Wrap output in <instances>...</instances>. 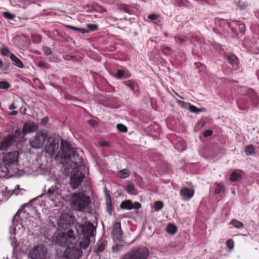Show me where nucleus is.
I'll return each instance as SVG.
<instances>
[{"instance_id": "40", "label": "nucleus", "mask_w": 259, "mask_h": 259, "mask_svg": "<svg viewBox=\"0 0 259 259\" xmlns=\"http://www.w3.org/2000/svg\"><path fill=\"white\" fill-rule=\"evenodd\" d=\"M123 245L121 244H117L116 245L113 246L112 247V251L114 252H117L118 251L121 250L122 249Z\"/></svg>"}, {"instance_id": "3", "label": "nucleus", "mask_w": 259, "mask_h": 259, "mask_svg": "<svg viewBox=\"0 0 259 259\" xmlns=\"http://www.w3.org/2000/svg\"><path fill=\"white\" fill-rule=\"evenodd\" d=\"M77 235L75 234V231L72 229H70L67 232H60L56 236V243L61 245L65 246L68 244H74L76 242Z\"/></svg>"}, {"instance_id": "29", "label": "nucleus", "mask_w": 259, "mask_h": 259, "mask_svg": "<svg viewBox=\"0 0 259 259\" xmlns=\"http://www.w3.org/2000/svg\"><path fill=\"white\" fill-rule=\"evenodd\" d=\"M177 231L176 226L172 224H169L167 227V231L169 234H175Z\"/></svg>"}, {"instance_id": "39", "label": "nucleus", "mask_w": 259, "mask_h": 259, "mask_svg": "<svg viewBox=\"0 0 259 259\" xmlns=\"http://www.w3.org/2000/svg\"><path fill=\"white\" fill-rule=\"evenodd\" d=\"M163 53L165 55H170L172 52V50L168 47L163 46L161 48Z\"/></svg>"}, {"instance_id": "38", "label": "nucleus", "mask_w": 259, "mask_h": 259, "mask_svg": "<svg viewBox=\"0 0 259 259\" xmlns=\"http://www.w3.org/2000/svg\"><path fill=\"white\" fill-rule=\"evenodd\" d=\"M135 189V187L134 184L131 183L127 185L126 187V191L129 193H131L133 192Z\"/></svg>"}, {"instance_id": "61", "label": "nucleus", "mask_w": 259, "mask_h": 259, "mask_svg": "<svg viewBox=\"0 0 259 259\" xmlns=\"http://www.w3.org/2000/svg\"><path fill=\"white\" fill-rule=\"evenodd\" d=\"M178 102L181 107H184L186 104V103L183 101H178Z\"/></svg>"}, {"instance_id": "60", "label": "nucleus", "mask_w": 259, "mask_h": 259, "mask_svg": "<svg viewBox=\"0 0 259 259\" xmlns=\"http://www.w3.org/2000/svg\"><path fill=\"white\" fill-rule=\"evenodd\" d=\"M131 76V74L128 72H125V75H124V78H127L130 77Z\"/></svg>"}, {"instance_id": "22", "label": "nucleus", "mask_w": 259, "mask_h": 259, "mask_svg": "<svg viewBox=\"0 0 259 259\" xmlns=\"http://www.w3.org/2000/svg\"><path fill=\"white\" fill-rule=\"evenodd\" d=\"M21 209H19L15 215L14 216L12 219V224L13 225L10 227L9 231L10 233L12 235H14L15 233L16 227H15V222H18V220H17V217L19 216L20 213Z\"/></svg>"}, {"instance_id": "21", "label": "nucleus", "mask_w": 259, "mask_h": 259, "mask_svg": "<svg viewBox=\"0 0 259 259\" xmlns=\"http://www.w3.org/2000/svg\"><path fill=\"white\" fill-rule=\"evenodd\" d=\"M21 191H25V190L23 189H20L19 185H17L16 189H14L12 191L10 190H8L7 188L6 191L5 192V194L3 195V196L5 197V199H7L13 194H14L16 195H18L19 193H20Z\"/></svg>"}, {"instance_id": "13", "label": "nucleus", "mask_w": 259, "mask_h": 259, "mask_svg": "<svg viewBox=\"0 0 259 259\" xmlns=\"http://www.w3.org/2000/svg\"><path fill=\"white\" fill-rule=\"evenodd\" d=\"M38 128V125L31 121L25 122L23 125L22 133L23 136L29 133L36 131Z\"/></svg>"}, {"instance_id": "2", "label": "nucleus", "mask_w": 259, "mask_h": 259, "mask_svg": "<svg viewBox=\"0 0 259 259\" xmlns=\"http://www.w3.org/2000/svg\"><path fill=\"white\" fill-rule=\"evenodd\" d=\"M71 208L75 211L88 212L91 208V199L89 195L83 192L74 193L69 199Z\"/></svg>"}, {"instance_id": "19", "label": "nucleus", "mask_w": 259, "mask_h": 259, "mask_svg": "<svg viewBox=\"0 0 259 259\" xmlns=\"http://www.w3.org/2000/svg\"><path fill=\"white\" fill-rule=\"evenodd\" d=\"M227 57L233 69L237 70L239 67V60L237 57L233 54H230L227 55Z\"/></svg>"}, {"instance_id": "1", "label": "nucleus", "mask_w": 259, "mask_h": 259, "mask_svg": "<svg viewBox=\"0 0 259 259\" xmlns=\"http://www.w3.org/2000/svg\"><path fill=\"white\" fill-rule=\"evenodd\" d=\"M75 229L76 235L81 236L79 237L81 239L79 242L81 248L85 249L91 241H95L96 228L92 223L87 222L84 224L76 223Z\"/></svg>"}, {"instance_id": "28", "label": "nucleus", "mask_w": 259, "mask_h": 259, "mask_svg": "<svg viewBox=\"0 0 259 259\" xmlns=\"http://www.w3.org/2000/svg\"><path fill=\"white\" fill-rule=\"evenodd\" d=\"M241 178V175L238 173H237L236 172H233L231 173L230 177V180L231 182H235L238 181Z\"/></svg>"}, {"instance_id": "26", "label": "nucleus", "mask_w": 259, "mask_h": 259, "mask_svg": "<svg viewBox=\"0 0 259 259\" xmlns=\"http://www.w3.org/2000/svg\"><path fill=\"white\" fill-rule=\"evenodd\" d=\"M189 110L193 113H199L201 112H203L205 110V108H197L196 106L193 105H191L190 104H189Z\"/></svg>"}, {"instance_id": "57", "label": "nucleus", "mask_w": 259, "mask_h": 259, "mask_svg": "<svg viewBox=\"0 0 259 259\" xmlns=\"http://www.w3.org/2000/svg\"><path fill=\"white\" fill-rule=\"evenodd\" d=\"M30 206H31V204L29 203L24 204L23 205H22L21 207L20 208L21 209L20 211V212H22L23 211L24 208H25L26 207H30Z\"/></svg>"}, {"instance_id": "44", "label": "nucleus", "mask_w": 259, "mask_h": 259, "mask_svg": "<svg viewBox=\"0 0 259 259\" xmlns=\"http://www.w3.org/2000/svg\"><path fill=\"white\" fill-rule=\"evenodd\" d=\"M87 27L89 30L94 31L98 29V26L97 24H87Z\"/></svg>"}, {"instance_id": "50", "label": "nucleus", "mask_w": 259, "mask_h": 259, "mask_svg": "<svg viewBox=\"0 0 259 259\" xmlns=\"http://www.w3.org/2000/svg\"><path fill=\"white\" fill-rule=\"evenodd\" d=\"M159 17V16L157 14H150L148 16V18L151 20H155Z\"/></svg>"}, {"instance_id": "10", "label": "nucleus", "mask_w": 259, "mask_h": 259, "mask_svg": "<svg viewBox=\"0 0 259 259\" xmlns=\"http://www.w3.org/2000/svg\"><path fill=\"white\" fill-rule=\"evenodd\" d=\"M59 147V141L53 137H49L47 141L45 150L50 155H53Z\"/></svg>"}, {"instance_id": "9", "label": "nucleus", "mask_w": 259, "mask_h": 259, "mask_svg": "<svg viewBox=\"0 0 259 259\" xmlns=\"http://www.w3.org/2000/svg\"><path fill=\"white\" fill-rule=\"evenodd\" d=\"M18 157L19 153L17 151L9 152L4 156V162L8 167L12 165H16L18 164Z\"/></svg>"}, {"instance_id": "27", "label": "nucleus", "mask_w": 259, "mask_h": 259, "mask_svg": "<svg viewBox=\"0 0 259 259\" xmlns=\"http://www.w3.org/2000/svg\"><path fill=\"white\" fill-rule=\"evenodd\" d=\"M57 225L59 228L64 230L69 229L71 226V225H68L67 223H65L59 219L58 221Z\"/></svg>"}, {"instance_id": "17", "label": "nucleus", "mask_w": 259, "mask_h": 259, "mask_svg": "<svg viewBox=\"0 0 259 259\" xmlns=\"http://www.w3.org/2000/svg\"><path fill=\"white\" fill-rule=\"evenodd\" d=\"M180 194L183 199L189 200L193 196L194 191L187 187H183L180 190Z\"/></svg>"}, {"instance_id": "16", "label": "nucleus", "mask_w": 259, "mask_h": 259, "mask_svg": "<svg viewBox=\"0 0 259 259\" xmlns=\"http://www.w3.org/2000/svg\"><path fill=\"white\" fill-rule=\"evenodd\" d=\"M13 143V137L9 135L5 137L0 142V150H6L11 147Z\"/></svg>"}, {"instance_id": "41", "label": "nucleus", "mask_w": 259, "mask_h": 259, "mask_svg": "<svg viewBox=\"0 0 259 259\" xmlns=\"http://www.w3.org/2000/svg\"><path fill=\"white\" fill-rule=\"evenodd\" d=\"M72 29L74 31H77L80 32V33L84 34L88 32V30L85 29L76 27L75 26H72Z\"/></svg>"}, {"instance_id": "20", "label": "nucleus", "mask_w": 259, "mask_h": 259, "mask_svg": "<svg viewBox=\"0 0 259 259\" xmlns=\"http://www.w3.org/2000/svg\"><path fill=\"white\" fill-rule=\"evenodd\" d=\"M106 243V241L105 239H100L97 244L95 246L94 248V251L98 254L103 252L105 249Z\"/></svg>"}, {"instance_id": "8", "label": "nucleus", "mask_w": 259, "mask_h": 259, "mask_svg": "<svg viewBox=\"0 0 259 259\" xmlns=\"http://www.w3.org/2000/svg\"><path fill=\"white\" fill-rule=\"evenodd\" d=\"M82 251L75 246H68L63 253V256L66 259H78L81 256Z\"/></svg>"}, {"instance_id": "7", "label": "nucleus", "mask_w": 259, "mask_h": 259, "mask_svg": "<svg viewBox=\"0 0 259 259\" xmlns=\"http://www.w3.org/2000/svg\"><path fill=\"white\" fill-rule=\"evenodd\" d=\"M61 148L63 157L65 159H70L71 161H76L79 159V154L77 153L74 148L71 147L67 141H62Z\"/></svg>"}, {"instance_id": "33", "label": "nucleus", "mask_w": 259, "mask_h": 259, "mask_svg": "<svg viewBox=\"0 0 259 259\" xmlns=\"http://www.w3.org/2000/svg\"><path fill=\"white\" fill-rule=\"evenodd\" d=\"M164 204L162 201H157L155 202L154 209L155 211H159L163 207Z\"/></svg>"}, {"instance_id": "32", "label": "nucleus", "mask_w": 259, "mask_h": 259, "mask_svg": "<svg viewBox=\"0 0 259 259\" xmlns=\"http://www.w3.org/2000/svg\"><path fill=\"white\" fill-rule=\"evenodd\" d=\"M230 224H232L235 228L239 229L243 227V224L237 220L233 219L230 222Z\"/></svg>"}, {"instance_id": "56", "label": "nucleus", "mask_w": 259, "mask_h": 259, "mask_svg": "<svg viewBox=\"0 0 259 259\" xmlns=\"http://www.w3.org/2000/svg\"><path fill=\"white\" fill-rule=\"evenodd\" d=\"M239 29H240V31L243 33L245 30V26L244 24H239Z\"/></svg>"}, {"instance_id": "42", "label": "nucleus", "mask_w": 259, "mask_h": 259, "mask_svg": "<svg viewBox=\"0 0 259 259\" xmlns=\"http://www.w3.org/2000/svg\"><path fill=\"white\" fill-rule=\"evenodd\" d=\"M3 16L4 17H5L9 20L13 19L15 17V15H13L12 14H11L9 12H7L3 13Z\"/></svg>"}, {"instance_id": "23", "label": "nucleus", "mask_w": 259, "mask_h": 259, "mask_svg": "<svg viewBox=\"0 0 259 259\" xmlns=\"http://www.w3.org/2000/svg\"><path fill=\"white\" fill-rule=\"evenodd\" d=\"M11 59L14 62V64L20 68L23 67V64L22 61L15 55L11 54L10 55Z\"/></svg>"}, {"instance_id": "45", "label": "nucleus", "mask_w": 259, "mask_h": 259, "mask_svg": "<svg viewBox=\"0 0 259 259\" xmlns=\"http://www.w3.org/2000/svg\"><path fill=\"white\" fill-rule=\"evenodd\" d=\"M174 3L175 5L178 6H183L185 4V0H173Z\"/></svg>"}, {"instance_id": "52", "label": "nucleus", "mask_w": 259, "mask_h": 259, "mask_svg": "<svg viewBox=\"0 0 259 259\" xmlns=\"http://www.w3.org/2000/svg\"><path fill=\"white\" fill-rule=\"evenodd\" d=\"M7 189V187H5L3 185L2 186H0V193L2 194L3 195L5 194V192L6 191Z\"/></svg>"}, {"instance_id": "59", "label": "nucleus", "mask_w": 259, "mask_h": 259, "mask_svg": "<svg viewBox=\"0 0 259 259\" xmlns=\"http://www.w3.org/2000/svg\"><path fill=\"white\" fill-rule=\"evenodd\" d=\"M45 53L46 55H49L51 53V50L49 48H46L45 50Z\"/></svg>"}, {"instance_id": "48", "label": "nucleus", "mask_w": 259, "mask_h": 259, "mask_svg": "<svg viewBox=\"0 0 259 259\" xmlns=\"http://www.w3.org/2000/svg\"><path fill=\"white\" fill-rule=\"evenodd\" d=\"M22 134V131L20 128L17 129L15 132L14 137L15 138H19Z\"/></svg>"}, {"instance_id": "51", "label": "nucleus", "mask_w": 259, "mask_h": 259, "mask_svg": "<svg viewBox=\"0 0 259 259\" xmlns=\"http://www.w3.org/2000/svg\"><path fill=\"white\" fill-rule=\"evenodd\" d=\"M126 85L131 90L133 91L135 90V84L133 82H131V81H128L126 83Z\"/></svg>"}, {"instance_id": "24", "label": "nucleus", "mask_w": 259, "mask_h": 259, "mask_svg": "<svg viewBox=\"0 0 259 259\" xmlns=\"http://www.w3.org/2000/svg\"><path fill=\"white\" fill-rule=\"evenodd\" d=\"M107 211L111 214L112 211V201L110 196L108 195L107 199H106Z\"/></svg>"}, {"instance_id": "55", "label": "nucleus", "mask_w": 259, "mask_h": 259, "mask_svg": "<svg viewBox=\"0 0 259 259\" xmlns=\"http://www.w3.org/2000/svg\"><path fill=\"white\" fill-rule=\"evenodd\" d=\"M64 58L66 60H73L74 59V56L70 55H66L64 57Z\"/></svg>"}, {"instance_id": "5", "label": "nucleus", "mask_w": 259, "mask_h": 259, "mask_svg": "<svg viewBox=\"0 0 259 259\" xmlns=\"http://www.w3.org/2000/svg\"><path fill=\"white\" fill-rule=\"evenodd\" d=\"M48 248L45 244H40L33 246L28 252L31 259H46L48 256Z\"/></svg>"}, {"instance_id": "35", "label": "nucleus", "mask_w": 259, "mask_h": 259, "mask_svg": "<svg viewBox=\"0 0 259 259\" xmlns=\"http://www.w3.org/2000/svg\"><path fill=\"white\" fill-rule=\"evenodd\" d=\"M119 9L120 10L123 11H124L125 12H126V13H127L128 14H131V10H130V9L129 8L128 5H125V4L121 5L119 6Z\"/></svg>"}, {"instance_id": "14", "label": "nucleus", "mask_w": 259, "mask_h": 259, "mask_svg": "<svg viewBox=\"0 0 259 259\" xmlns=\"http://www.w3.org/2000/svg\"><path fill=\"white\" fill-rule=\"evenodd\" d=\"M59 220L71 226L73 225L76 222L75 217L73 213L70 210L67 212L62 213L60 217Z\"/></svg>"}, {"instance_id": "47", "label": "nucleus", "mask_w": 259, "mask_h": 259, "mask_svg": "<svg viewBox=\"0 0 259 259\" xmlns=\"http://www.w3.org/2000/svg\"><path fill=\"white\" fill-rule=\"evenodd\" d=\"M10 51L9 49L7 48H3L1 50V54L3 56H7L9 54Z\"/></svg>"}, {"instance_id": "49", "label": "nucleus", "mask_w": 259, "mask_h": 259, "mask_svg": "<svg viewBox=\"0 0 259 259\" xmlns=\"http://www.w3.org/2000/svg\"><path fill=\"white\" fill-rule=\"evenodd\" d=\"M213 133V131L211 130H206L204 133H203V135L205 137H209L210 136H211Z\"/></svg>"}, {"instance_id": "18", "label": "nucleus", "mask_w": 259, "mask_h": 259, "mask_svg": "<svg viewBox=\"0 0 259 259\" xmlns=\"http://www.w3.org/2000/svg\"><path fill=\"white\" fill-rule=\"evenodd\" d=\"M113 234L114 237L119 241H121L122 239V231L121 228V224L120 222H116L113 226L112 230Z\"/></svg>"}, {"instance_id": "15", "label": "nucleus", "mask_w": 259, "mask_h": 259, "mask_svg": "<svg viewBox=\"0 0 259 259\" xmlns=\"http://www.w3.org/2000/svg\"><path fill=\"white\" fill-rule=\"evenodd\" d=\"M121 209H126L131 210L132 209H139L141 207V205L139 202L132 203L131 200H126L122 201L120 205Z\"/></svg>"}, {"instance_id": "54", "label": "nucleus", "mask_w": 259, "mask_h": 259, "mask_svg": "<svg viewBox=\"0 0 259 259\" xmlns=\"http://www.w3.org/2000/svg\"><path fill=\"white\" fill-rule=\"evenodd\" d=\"M48 121V117L46 116L41 120V123L43 125H46Z\"/></svg>"}, {"instance_id": "11", "label": "nucleus", "mask_w": 259, "mask_h": 259, "mask_svg": "<svg viewBox=\"0 0 259 259\" xmlns=\"http://www.w3.org/2000/svg\"><path fill=\"white\" fill-rule=\"evenodd\" d=\"M84 177V175L82 172L77 171L70 177L69 183L71 187L73 189L78 188L83 181Z\"/></svg>"}, {"instance_id": "43", "label": "nucleus", "mask_w": 259, "mask_h": 259, "mask_svg": "<svg viewBox=\"0 0 259 259\" xmlns=\"http://www.w3.org/2000/svg\"><path fill=\"white\" fill-rule=\"evenodd\" d=\"M226 244L229 249H232L234 247V241L233 239H230L228 240Z\"/></svg>"}, {"instance_id": "37", "label": "nucleus", "mask_w": 259, "mask_h": 259, "mask_svg": "<svg viewBox=\"0 0 259 259\" xmlns=\"http://www.w3.org/2000/svg\"><path fill=\"white\" fill-rule=\"evenodd\" d=\"M10 84L7 81H0V89H8L10 88Z\"/></svg>"}, {"instance_id": "30", "label": "nucleus", "mask_w": 259, "mask_h": 259, "mask_svg": "<svg viewBox=\"0 0 259 259\" xmlns=\"http://www.w3.org/2000/svg\"><path fill=\"white\" fill-rule=\"evenodd\" d=\"M130 173L127 169H123L119 171V176L122 179H125L129 177Z\"/></svg>"}, {"instance_id": "58", "label": "nucleus", "mask_w": 259, "mask_h": 259, "mask_svg": "<svg viewBox=\"0 0 259 259\" xmlns=\"http://www.w3.org/2000/svg\"><path fill=\"white\" fill-rule=\"evenodd\" d=\"M177 41H179L180 44H184L185 42V40L181 37H178L177 38Z\"/></svg>"}, {"instance_id": "46", "label": "nucleus", "mask_w": 259, "mask_h": 259, "mask_svg": "<svg viewBox=\"0 0 259 259\" xmlns=\"http://www.w3.org/2000/svg\"><path fill=\"white\" fill-rule=\"evenodd\" d=\"M122 19H118L112 16H109L108 17V21L109 23H114L117 22L118 20L122 21Z\"/></svg>"}, {"instance_id": "63", "label": "nucleus", "mask_w": 259, "mask_h": 259, "mask_svg": "<svg viewBox=\"0 0 259 259\" xmlns=\"http://www.w3.org/2000/svg\"><path fill=\"white\" fill-rule=\"evenodd\" d=\"M9 108L10 110H12L15 109L16 108V107L13 104H12L10 106Z\"/></svg>"}, {"instance_id": "36", "label": "nucleus", "mask_w": 259, "mask_h": 259, "mask_svg": "<svg viewBox=\"0 0 259 259\" xmlns=\"http://www.w3.org/2000/svg\"><path fill=\"white\" fill-rule=\"evenodd\" d=\"M116 127L117 130L121 132L126 133L127 131V128L126 126L121 123L117 124Z\"/></svg>"}, {"instance_id": "25", "label": "nucleus", "mask_w": 259, "mask_h": 259, "mask_svg": "<svg viewBox=\"0 0 259 259\" xmlns=\"http://www.w3.org/2000/svg\"><path fill=\"white\" fill-rule=\"evenodd\" d=\"M255 146L253 145H249L246 146L245 153L246 155H251L255 153Z\"/></svg>"}, {"instance_id": "4", "label": "nucleus", "mask_w": 259, "mask_h": 259, "mask_svg": "<svg viewBox=\"0 0 259 259\" xmlns=\"http://www.w3.org/2000/svg\"><path fill=\"white\" fill-rule=\"evenodd\" d=\"M149 254V250L147 247L139 246L131 249L120 259H147Z\"/></svg>"}, {"instance_id": "34", "label": "nucleus", "mask_w": 259, "mask_h": 259, "mask_svg": "<svg viewBox=\"0 0 259 259\" xmlns=\"http://www.w3.org/2000/svg\"><path fill=\"white\" fill-rule=\"evenodd\" d=\"M124 75H125V71L123 70H118L115 75V77L117 79H121L124 78Z\"/></svg>"}, {"instance_id": "64", "label": "nucleus", "mask_w": 259, "mask_h": 259, "mask_svg": "<svg viewBox=\"0 0 259 259\" xmlns=\"http://www.w3.org/2000/svg\"><path fill=\"white\" fill-rule=\"evenodd\" d=\"M17 114H18V112L17 111H13L11 113L10 115H16Z\"/></svg>"}, {"instance_id": "53", "label": "nucleus", "mask_w": 259, "mask_h": 259, "mask_svg": "<svg viewBox=\"0 0 259 259\" xmlns=\"http://www.w3.org/2000/svg\"><path fill=\"white\" fill-rule=\"evenodd\" d=\"M247 6V4L246 3H244L242 4L239 5V8L240 10H243L246 9Z\"/></svg>"}, {"instance_id": "31", "label": "nucleus", "mask_w": 259, "mask_h": 259, "mask_svg": "<svg viewBox=\"0 0 259 259\" xmlns=\"http://www.w3.org/2000/svg\"><path fill=\"white\" fill-rule=\"evenodd\" d=\"M217 187L215 189L214 192L216 194H219L224 191V185L223 183H220L217 184Z\"/></svg>"}, {"instance_id": "12", "label": "nucleus", "mask_w": 259, "mask_h": 259, "mask_svg": "<svg viewBox=\"0 0 259 259\" xmlns=\"http://www.w3.org/2000/svg\"><path fill=\"white\" fill-rule=\"evenodd\" d=\"M60 194V193L59 192L58 185L56 184L49 188L47 191H45V193L39 196V197H41L45 195L52 201H55L57 198V196Z\"/></svg>"}, {"instance_id": "62", "label": "nucleus", "mask_w": 259, "mask_h": 259, "mask_svg": "<svg viewBox=\"0 0 259 259\" xmlns=\"http://www.w3.org/2000/svg\"><path fill=\"white\" fill-rule=\"evenodd\" d=\"M104 192H105V195H106V199H107V196H108V195L109 196H110V194L109 193V192H108V190H107V189L106 188H105V189H104Z\"/></svg>"}, {"instance_id": "6", "label": "nucleus", "mask_w": 259, "mask_h": 259, "mask_svg": "<svg viewBox=\"0 0 259 259\" xmlns=\"http://www.w3.org/2000/svg\"><path fill=\"white\" fill-rule=\"evenodd\" d=\"M48 136V134L46 132L42 131L37 132L35 136L29 139L30 146L34 149L42 148L45 144Z\"/></svg>"}]
</instances>
